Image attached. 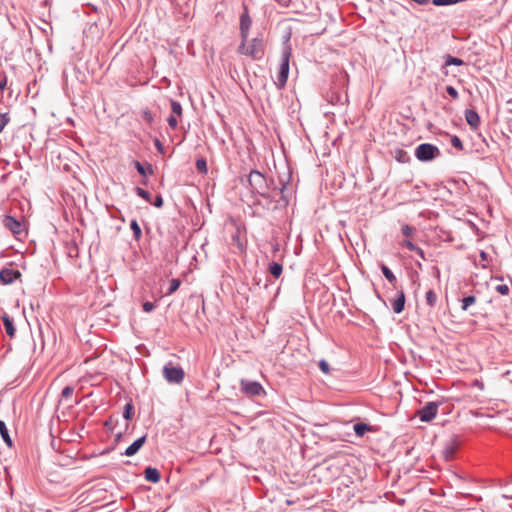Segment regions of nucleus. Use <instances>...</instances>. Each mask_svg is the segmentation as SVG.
Segmentation results:
<instances>
[{
  "instance_id": "1",
  "label": "nucleus",
  "mask_w": 512,
  "mask_h": 512,
  "mask_svg": "<svg viewBox=\"0 0 512 512\" xmlns=\"http://www.w3.org/2000/svg\"><path fill=\"white\" fill-rule=\"evenodd\" d=\"M248 183L253 194L266 199L268 202H275L276 207H285L288 205L289 197L286 193V183H282L279 188L273 179H267L257 170L250 172Z\"/></svg>"
},
{
  "instance_id": "2",
  "label": "nucleus",
  "mask_w": 512,
  "mask_h": 512,
  "mask_svg": "<svg viewBox=\"0 0 512 512\" xmlns=\"http://www.w3.org/2000/svg\"><path fill=\"white\" fill-rule=\"evenodd\" d=\"M348 74L340 72L334 74L331 79L330 88L323 95L325 100L332 106L345 107L348 104L347 86Z\"/></svg>"
},
{
  "instance_id": "3",
  "label": "nucleus",
  "mask_w": 512,
  "mask_h": 512,
  "mask_svg": "<svg viewBox=\"0 0 512 512\" xmlns=\"http://www.w3.org/2000/svg\"><path fill=\"white\" fill-rule=\"evenodd\" d=\"M237 53L251 57L253 60H261L265 54L264 41L260 37L253 38L250 42L241 39L237 48Z\"/></svg>"
},
{
  "instance_id": "4",
  "label": "nucleus",
  "mask_w": 512,
  "mask_h": 512,
  "mask_svg": "<svg viewBox=\"0 0 512 512\" xmlns=\"http://www.w3.org/2000/svg\"><path fill=\"white\" fill-rule=\"evenodd\" d=\"M291 57V48L285 47L282 51V59L280 68L277 74V81L275 84L279 89H282L285 87L289 75V61Z\"/></svg>"
},
{
  "instance_id": "5",
  "label": "nucleus",
  "mask_w": 512,
  "mask_h": 512,
  "mask_svg": "<svg viewBox=\"0 0 512 512\" xmlns=\"http://www.w3.org/2000/svg\"><path fill=\"white\" fill-rule=\"evenodd\" d=\"M440 154L439 148L431 143H422L415 149V157L421 162H430Z\"/></svg>"
},
{
  "instance_id": "6",
  "label": "nucleus",
  "mask_w": 512,
  "mask_h": 512,
  "mask_svg": "<svg viewBox=\"0 0 512 512\" xmlns=\"http://www.w3.org/2000/svg\"><path fill=\"white\" fill-rule=\"evenodd\" d=\"M162 373L164 379L170 384H180L185 377L184 370L180 366H175L172 362L164 365Z\"/></svg>"
},
{
  "instance_id": "7",
  "label": "nucleus",
  "mask_w": 512,
  "mask_h": 512,
  "mask_svg": "<svg viewBox=\"0 0 512 512\" xmlns=\"http://www.w3.org/2000/svg\"><path fill=\"white\" fill-rule=\"evenodd\" d=\"M241 392L249 397L265 395L263 386L257 381H249L242 379L240 381Z\"/></svg>"
},
{
  "instance_id": "8",
  "label": "nucleus",
  "mask_w": 512,
  "mask_h": 512,
  "mask_svg": "<svg viewBox=\"0 0 512 512\" xmlns=\"http://www.w3.org/2000/svg\"><path fill=\"white\" fill-rule=\"evenodd\" d=\"M460 445H461V441L457 435H453L449 440H447L445 442L443 450H442V457L444 458V460L445 461L453 460Z\"/></svg>"
},
{
  "instance_id": "9",
  "label": "nucleus",
  "mask_w": 512,
  "mask_h": 512,
  "mask_svg": "<svg viewBox=\"0 0 512 512\" xmlns=\"http://www.w3.org/2000/svg\"><path fill=\"white\" fill-rule=\"evenodd\" d=\"M439 404L437 402H428L425 404L424 407H422L418 412L417 415L419 416L420 420L422 422H430L432 421L438 412Z\"/></svg>"
},
{
  "instance_id": "10",
  "label": "nucleus",
  "mask_w": 512,
  "mask_h": 512,
  "mask_svg": "<svg viewBox=\"0 0 512 512\" xmlns=\"http://www.w3.org/2000/svg\"><path fill=\"white\" fill-rule=\"evenodd\" d=\"M243 13L240 16V36L241 39L247 41L249 36V30L252 24L251 17L249 16L247 5L243 4Z\"/></svg>"
},
{
  "instance_id": "11",
  "label": "nucleus",
  "mask_w": 512,
  "mask_h": 512,
  "mask_svg": "<svg viewBox=\"0 0 512 512\" xmlns=\"http://www.w3.org/2000/svg\"><path fill=\"white\" fill-rule=\"evenodd\" d=\"M20 276L21 273L18 270L11 268H3L0 271V281L6 285L13 283Z\"/></svg>"
},
{
  "instance_id": "12",
  "label": "nucleus",
  "mask_w": 512,
  "mask_h": 512,
  "mask_svg": "<svg viewBox=\"0 0 512 512\" xmlns=\"http://www.w3.org/2000/svg\"><path fill=\"white\" fill-rule=\"evenodd\" d=\"M146 435L136 439L130 446H128L124 452V455L131 457L135 455L145 444Z\"/></svg>"
},
{
  "instance_id": "13",
  "label": "nucleus",
  "mask_w": 512,
  "mask_h": 512,
  "mask_svg": "<svg viewBox=\"0 0 512 512\" xmlns=\"http://www.w3.org/2000/svg\"><path fill=\"white\" fill-rule=\"evenodd\" d=\"M465 119L473 130L477 129L480 125V117L478 113L473 109L466 110Z\"/></svg>"
},
{
  "instance_id": "14",
  "label": "nucleus",
  "mask_w": 512,
  "mask_h": 512,
  "mask_svg": "<svg viewBox=\"0 0 512 512\" xmlns=\"http://www.w3.org/2000/svg\"><path fill=\"white\" fill-rule=\"evenodd\" d=\"M405 294L403 291H399L397 297L391 301L392 309L395 313L399 314L404 310L405 307Z\"/></svg>"
},
{
  "instance_id": "15",
  "label": "nucleus",
  "mask_w": 512,
  "mask_h": 512,
  "mask_svg": "<svg viewBox=\"0 0 512 512\" xmlns=\"http://www.w3.org/2000/svg\"><path fill=\"white\" fill-rule=\"evenodd\" d=\"M4 226L9 229L13 234L21 232V223L12 216H6L4 219Z\"/></svg>"
},
{
  "instance_id": "16",
  "label": "nucleus",
  "mask_w": 512,
  "mask_h": 512,
  "mask_svg": "<svg viewBox=\"0 0 512 512\" xmlns=\"http://www.w3.org/2000/svg\"><path fill=\"white\" fill-rule=\"evenodd\" d=\"M144 477L149 482L158 483L161 479V474L157 468L148 466L144 470Z\"/></svg>"
},
{
  "instance_id": "17",
  "label": "nucleus",
  "mask_w": 512,
  "mask_h": 512,
  "mask_svg": "<svg viewBox=\"0 0 512 512\" xmlns=\"http://www.w3.org/2000/svg\"><path fill=\"white\" fill-rule=\"evenodd\" d=\"M353 430L358 437H363L365 433L367 432H374L375 429L373 426L363 423V422H357L353 426Z\"/></svg>"
},
{
  "instance_id": "18",
  "label": "nucleus",
  "mask_w": 512,
  "mask_h": 512,
  "mask_svg": "<svg viewBox=\"0 0 512 512\" xmlns=\"http://www.w3.org/2000/svg\"><path fill=\"white\" fill-rule=\"evenodd\" d=\"M2 321H3V324H4L5 331H6L7 335L10 338H13L15 336V334H16V329H15L13 320L7 314H4L2 316Z\"/></svg>"
},
{
  "instance_id": "19",
  "label": "nucleus",
  "mask_w": 512,
  "mask_h": 512,
  "mask_svg": "<svg viewBox=\"0 0 512 512\" xmlns=\"http://www.w3.org/2000/svg\"><path fill=\"white\" fill-rule=\"evenodd\" d=\"M0 435L3 441L6 443V445L11 448L13 446V442L9 435L6 423L3 420H0Z\"/></svg>"
},
{
  "instance_id": "20",
  "label": "nucleus",
  "mask_w": 512,
  "mask_h": 512,
  "mask_svg": "<svg viewBox=\"0 0 512 512\" xmlns=\"http://www.w3.org/2000/svg\"><path fill=\"white\" fill-rule=\"evenodd\" d=\"M393 157L400 163H408L410 161V156L409 154L407 153V151H405L404 149L402 148H396L393 152Z\"/></svg>"
},
{
  "instance_id": "21",
  "label": "nucleus",
  "mask_w": 512,
  "mask_h": 512,
  "mask_svg": "<svg viewBox=\"0 0 512 512\" xmlns=\"http://www.w3.org/2000/svg\"><path fill=\"white\" fill-rule=\"evenodd\" d=\"M380 268H381L383 275L389 281V283H391L393 286H395L397 283V278L394 275V273L385 264H381Z\"/></svg>"
},
{
  "instance_id": "22",
  "label": "nucleus",
  "mask_w": 512,
  "mask_h": 512,
  "mask_svg": "<svg viewBox=\"0 0 512 512\" xmlns=\"http://www.w3.org/2000/svg\"><path fill=\"white\" fill-rule=\"evenodd\" d=\"M269 273L274 277V278H279L283 272V266L280 264V263H277V262H271L269 264Z\"/></svg>"
},
{
  "instance_id": "23",
  "label": "nucleus",
  "mask_w": 512,
  "mask_h": 512,
  "mask_svg": "<svg viewBox=\"0 0 512 512\" xmlns=\"http://www.w3.org/2000/svg\"><path fill=\"white\" fill-rule=\"evenodd\" d=\"M461 302H462V304H461V309H462L463 311H467V310H468V308H469L471 305L475 304V302H476V297H475V296H473V295H469V296L464 297V298L461 300Z\"/></svg>"
},
{
  "instance_id": "24",
  "label": "nucleus",
  "mask_w": 512,
  "mask_h": 512,
  "mask_svg": "<svg viewBox=\"0 0 512 512\" xmlns=\"http://www.w3.org/2000/svg\"><path fill=\"white\" fill-rule=\"evenodd\" d=\"M425 298H426V303L430 307H434L436 305L438 298H437L436 293L433 290H428L426 292Z\"/></svg>"
},
{
  "instance_id": "25",
  "label": "nucleus",
  "mask_w": 512,
  "mask_h": 512,
  "mask_svg": "<svg viewBox=\"0 0 512 512\" xmlns=\"http://www.w3.org/2000/svg\"><path fill=\"white\" fill-rule=\"evenodd\" d=\"M130 228L133 231V236L135 240H139L142 235L141 228L136 220H132L130 223Z\"/></svg>"
},
{
  "instance_id": "26",
  "label": "nucleus",
  "mask_w": 512,
  "mask_h": 512,
  "mask_svg": "<svg viewBox=\"0 0 512 512\" xmlns=\"http://www.w3.org/2000/svg\"><path fill=\"white\" fill-rule=\"evenodd\" d=\"M196 169L201 174H206L208 172L207 162L204 158H199L196 161Z\"/></svg>"
},
{
  "instance_id": "27",
  "label": "nucleus",
  "mask_w": 512,
  "mask_h": 512,
  "mask_svg": "<svg viewBox=\"0 0 512 512\" xmlns=\"http://www.w3.org/2000/svg\"><path fill=\"white\" fill-rule=\"evenodd\" d=\"M135 193L139 197L143 198L146 202L151 203V194L147 190H145V189H143L141 187H136L135 188Z\"/></svg>"
},
{
  "instance_id": "28",
  "label": "nucleus",
  "mask_w": 512,
  "mask_h": 512,
  "mask_svg": "<svg viewBox=\"0 0 512 512\" xmlns=\"http://www.w3.org/2000/svg\"><path fill=\"white\" fill-rule=\"evenodd\" d=\"M464 64V61L460 58L453 57L451 55H448L445 61L446 66L455 65V66H461Z\"/></svg>"
},
{
  "instance_id": "29",
  "label": "nucleus",
  "mask_w": 512,
  "mask_h": 512,
  "mask_svg": "<svg viewBox=\"0 0 512 512\" xmlns=\"http://www.w3.org/2000/svg\"><path fill=\"white\" fill-rule=\"evenodd\" d=\"M180 284H181V282H180V280H179V279H176V278L172 279V280L170 281V285H169V288H168V290H167L166 294H167V295H171V294H173L175 291H177V290H178V288H179Z\"/></svg>"
},
{
  "instance_id": "30",
  "label": "nucleus",
  "mask_w": 512,
  "mask_h": 512,
  "mask_svg": "<svg viewBox=\"0 0 512 512\" xmlns=\"http://www.w3.org/2000/svg\"><path fill=\"white\" fill-rule=\"evenodd\" d=\"M133 414H134V408H133L132 403H127L124 407L123 417L126 420H130L132 418Z\"/></svg>"
},
{
  "instance_id": "31",
  "label": "nucleus",
  "mask_w": 512,
  "mask_h": 512,
  "mask_svg": "<svg viewBox=\"0 0 512 512\" xmlns=\"http://www.w3.org/2000/svg\"><path fill=\"white\" fill-rule=\"evenodd\" d=\"M171 110H172V113L177 115V116H181L182 115V106L176 100H171Z\"/></svg>"
},
{
  "instance_id": "32",
  "label": "nucleus",
  "mask_w": 512,
  "mask_h": 512,
  "mask_svg": "<svg viewBox=\"0 0 512 512\" xmlns=\"http://www.w3.org/2000/svg\"><path fill=\"white\" fill-rule=\"evenodd\" d=\"M10 122L8 113H0V133L4 130L5 126Z\"/></svg>"
},
{
  "instance_id": "33",
  "label": "nucleus",
  "mask_w": 512,
  "mask_h": 512,
  "mask_svg": "<svg viewBox=\"0 0 512 512\" xmlns=\"http://www.w3.org/2000/svg\"><path fill=\"white\" fill-rule=\"evenodd\" d=\"M495 290L501 294V295H508L509 294V287L506 284H499L495 287Z\"/></svg>"
},
{
  "instance_id": "34",
  "label": "nucleus",
  "mask_w": 512,
  "mask_h": 512,
  "mask_svg": "<svg viewBox=\"0 0 512 512\" xmlns=\"http://www.w3.org/2000/svg\"><path fill=\"white\" fill-rule=\"evenodd\" d=\"M73 392L74 388L72 386H65L61 392V397L67 399L72 396Z\"/></svg>"
},
{
  "instance_id": "35",
  "label": "nucleus",
  "mask_w": 512,
  "mask_h": 512,
  "mask_svg": "<svg viewBox=\"0 0 512 512\" xmlns=\"http://www.w3.org/2000/svg\"><path fill=\"white\" fill-rule=\"evenodd\" d=\"M451 144L453 147L462 150L463 149V143L461 139L458 136H453L451 139Z\"/></svg>"
},
{
  "instance_id": "36",
  "label": "nucleus",
  "mask_w": 512,
  "mask_h": 512,
  "mask_svg": "<svg viewBox=\"0 0 512 512\" xmlns=\"http://www.w3.org/2000/svg\"><path fill=\"white\" fill-rule=\"evenodd\" d=\"M142 118L149 124L153 122V115L148 109L142 111Z\"/></svg>"
},
{
  "instance_id": "37",
  "label": "nucleus",
  "mask_w": 512,
  "mask_h": 512,
  "mask_svg": "<svg viewBox=\"0 0 512 512\" xmlns=\"http://www.w3.org/2000/svg\"><path fill=\"white\" fill-rule=\"evenodd\" d=\"M153 206L157 207V208H162L163 205H164V201H163V198L162 196L159 194L155 197L154 201L151 200V203Z\"/></svg>"
},
{
  "instance_id": "38",
  "label": "nucleus",
  "mask_w": 512,
  "mask_h": 512,
  "mask_svg": "<svg viewBox=\"0 0 512 512\" xmlns=\"http://www.w3.org/2000/svg\"><path fill=\"white\" fill-rule=\"evenodd\" d=\"M134 166L140 175L146 176V168L139 161H134Z\"/></svg>"
},
{
  "instance_id": "39",
  "label": "nucleus",
  "mask_w": 512,
  "mask_h": 512,
  "mask_svg": "<svg viewBox=\"0 0 512 512\" xmlns=\"http://www.w3.org/2000/svg\"><path fill=\"white\" fill-rule=\"evenodd\" d=\"M414 230L415 229L410 225H404V226H402V229H401L403 235L406 237L411 236L414 233Z\"/></svg>"
},
{
  "instance_id": "40",
  "label": "nucleus",
  "mask_w": 512,
  "mask_h": 512,
  "mask_svg": "<svg viewBox=\"0 0 512 512\" xmlns=\"http://www.w3.org/2000/svg\"><path fill=\"white\" fill-rule=\"evenodd\" d=\"M319 368L324 374H329L330 372V366L327 361L321 360L319 362Z\"/></svg>"
},
{
  "instance_id": "41",
  "label": "nucleus",
  "mask_w": 512,
  "mask_h": 512,
  "mask_svg": "<svg viewBox=\"0 0 512 512\" xmlns=\"http://www.w3.org/2000/svg\"><path fill=\"white\" fill-rule=\"evenodd\" d=\"M446 92L453 98V99H458L459 97V94H458V91L453 87V86H447L446 87Z\"/></svg>"
},
{
  "instance_id": "42",
  "label": "nucleus",
  "mask_w": 512,
  "mask_h": 512,
  "mask_svg": "<svg viewBox=\"0 0 512 512\" xmlns=\"http://www.w3.org/2000/svg\"><path fill=\"white\" fill-rule=\"evenodd\" d=\"M142 307H143V310H144L145 312H147V313H150V312H152V311L155 309V305H154V303L149 302V301L144 302V303H143V305H142Z\"/></svg>"
},
{
  "instance_id": "43",
  "label": "nucleus",
  "mask_w": 512,
  "mask_h": 512,
  "mask_svg": "<svg viewBox=\"0 0 512 512\" xmlns=\"http://www.w3.org/2000/svg\"><path fill=\"white\" fill-rule=\"evenodd\" d=\"M167 121H168L169 126L172 129H175L177 127V125H178L177 118L174 115L169 116Z\"/></svg>"
},
{
  "instance_id": "44",
  "label": "nucleus",
  "mask_w": 512,
  "mask_h": 512,
  "mask_svg": "<svg viewBox=\"0 0 512 512\" xmlns=\"http://www.w3.org/2000/svg\"><path fill=\"white\" fill-rule=\"evenodd\" d=\"M154 145L160 154H164V152H165L164 146L159 139H157V138L154 139Z\"/></svg>"
},
{
  "instance_id": "45",
  "label": "nucleus",
  "mask_w": 512,
  "mask_h": 512,
  "mask_svg": "<svg viewBox=\"0 0 512 512\" xmlns=\"http://www.w3.org/2000/svg\"><path fill=\"white\" fill-rule=\"evenodd\" d=\"M403 245H404L408 250L413 251V252H414V251L416 250V248L418 247V246H416L413 242H411L410 240H405V241L403 242Z\"/></svg>"
},
{
  "instance_id": "46",
  "label": "nucleus",
  "mask_w": 512,
  "mask_h": 512,
  "mask_svg": "<svg viewBox=\"0 0 512 512\" xmlns=\"http://www.w3.org/2000/svg\"><path fill=\"white\" fill-rule=\"evenodd\" d=\"M7 86V77L4 75L3 79L0 81V90L4 91Z\"/></svg>"
},
{
  "instance_id": "47",
  "label": "nucleus",
  "mask_w": 512,
  "mask_h": 512,
  "mask_svg": "<svg viewBox=\"0 0 512 512\" xmlns=\"http://www.w3.org/2000/svg\"><path fill=\"white\" fill-rule=\"evenodd\" d=\"M414 252H416L417 255L420 256L422 259H425V253L421 248L417 247Z\"/></svg>"
},
{
  "instance_id": "48",
  "label": "nucleus",
  "mask_w": 512,
  "mask_h": 512,
  "mask_svg": "<svg viewBox=\"0 0 512 512\" xmlns=\"http://www.w3.org/2000/svg\"><path fill=\"white\" fill-rule=\"evenodd\" d=\"M480 258H481V260H483V261H487V259H488V254H487L485 251H481V252H480Z\"/></svg>"
},
{
  "instance_id": "49",
  "label": "nucleus",
  "mask_w": 512,
  "mask_h": 512,
  "mask_svg": "<svg viewBox=\"0 0 512 512\" xmlns=\"http://www.w3.org/2000/svg\"><path fill=\"white\" fill-rule=\"evenodd\" d=\"M474 386H477V387H479V388H481V389H482V388H483V383H482V382H480V381H478V380H476V381L474 382Z\"/></svg>"
},
{
  "instance_id": "50",
  "label": "nucleus",
  "mask_w": 512,
  "mask_h": 512,
  "mask_svg": "<svg viewBox=\"0 0 512 512\" xmlns=\"http://www.w3.org/2000/svg\"><path fill=\"white\" fill-rule=\"evenodd\" d=\"M147 169L150 174H153V167L151 164H147Z\"/></svg>"
},
{
  "instance_id": "51",
  "label": "nucleus",
  "mask_w": 512,
  "mask_h": 512,
  "mask_svg": "<svg viewBox=\"0 0 512 512\" xmlns=\"http://www.w3.org/2000/svg\"><path fill=\"white\" fill-rule=\"evenodd\" d=\"M495 279L503 280V277H495Z\"/></svg>"
}]
</instances>
